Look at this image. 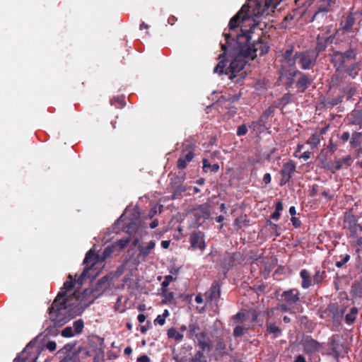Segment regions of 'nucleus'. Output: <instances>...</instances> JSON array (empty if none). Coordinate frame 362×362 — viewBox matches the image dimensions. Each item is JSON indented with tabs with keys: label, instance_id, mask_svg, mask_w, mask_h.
<instances>
[{
	"label": "nucleus",
	"instance_id": "f257e3e1",
	"mask_svg": "<svg viewBox=\"0 0 362 362\" xmlns=\"http://www.w3.org/2000/svg\"><path fill=\"white\" fill-rule=\"evenodd\" d=\"M281 0H247L240 11L230 21L229 33H223L227 40H234L245 57L254 59L257 55L262 56L268 52L269 46L267 38L261 37L252 44L249 42L252 30L259 24L262 16H267L274 12Z\"/></svg>",
	"mask_w": 362,
	"mask_h": 362
},
{
	"label": "nucleus",
	"instance_id": "f03ea898",
	"mask_svg": "<svg viewBox=\"0 0 362 362\" xmlns=\"http://www.w3.org/2000/svg\"><path fill=\"white\" fill-rule=\"evenodd\" d=\"M114 253L117 252L113 244L105 248L102 256L96 254L92 249L90 250L86 253L83 260L84 270L75 281V284L81 286L86 277H95L103 268L105 259ZM74 285V282L72 276L69 275L67 280L64 284L63 288H62L52 306L49 308L51 314L54 312L61 313L63 310H69V312L72 313L74 315H77L81 314L86 308L92 303L93 300L86 302L83 300V296L86 295L88 291L86 290L82 293V297L81 298L76 291L72 292Z\"/></svg>",
	"mask_w": 362,
	"mask_h": 362
},
{
	"label": "nucleus",
	"instance_id": "7ed1b4c3",
	"mask_svg": "<svg viewBox=\"0 0 362 362\" xmlns=\"http://www.w3.org/2000/svg\"><path fill=\"white\" fill-rule=\"evenodd\" d=\"M221 49L224 52L219 55L218 59H220V62L214 69V71L218 74H223L224 69L226 67V63L221 59L222 57H225L226 49V45L221 44ZM230 57L231 58L230 63L229 66L226 69L225 74L228 75L230 79L233 80L239 74L243 75V73L241 72L247 61L249 59L247 57H245L236 44L235 46L230 51Z\"/></svg>",
	"mask_w": 362,
	"mask_h": 362
},
{
	"label": "nucleus",
	"instance_id": "20e7f679",
	"mask_svg": "<svg viewBox=\"0 0 362 362\" xmlns=\"http://www.w3.org/2000/svg\"><path fill=\"white\" fill-rule=\"evenodd\" d=\"M284 302L279 305L282 312H287L296 308L300 301V291L297 288H291L284 291L281 295Z\"/></svg>",
	"mask_w": 362,
	"mask_h": 362
},
{
	"label": "nucleus",
	"instance_id": "39448f33",
	"mask_svg": "<svg viewBox=\"0 0 362 362\" xmlns=\"http://www.w3.org/2000/svg\"><path fill=\"white\" fill-rule=\"evenodd\" d=\"M317 56V53L315 51H306L296 53L295 59L303 69H308L315 63Z\"/></svg>",
	"mask_w": 362,
	"mask_h": 362
},
{
	"label": "nucleus",
	"instance_id": "423d86ee",
	"mask_svg": "<svg viewBox=\"0 0 362 362\" xmlns=\"http://www.w3.org/2000/svg\"><path fill=\"white\" fill-rule=\"evenodd\" d=\"M296 170L295 164L290 161L285 163L281 170V185H284L287 183L291 177L292 174Z\"/></svg>",
	"mask_w": 362,
	"mask_h": 362
},
{
	"label": "nucleus",
	"instance_id": "0eeeda50",
	"mask_svg": "<svg viewBox=\"0 0 362 362\" xmlns=\"http://www.w3.org/2000/svg\"><path fill=\"white\" fill-rule=\"evenodd\" d=\"M351 51H347L346 52H335L332 57V62L338 69L344 65L346 58L351 57Z\"/></svg>",
	"mask_w": 362,
	"mask_h": 362
},
{
	"label": "nucleus",
	"instance_id": "6e6552de",
	"mask_svg": "<svg viewBox=\"0 0 362 362\" xmlns=\"http://www.w3.org/2000/svg\"><path fill=\"white\" fill-rule=\"evenodd\" d=\"M156 242L151 240L147 243H142L138 246L139 255L146 258L151 251L155 248Z\"/></svg>",
	"mask_w": 362,
	"mask_h": 362
},
{
	"label": "nucleus",
	"instance_id": "1a4fd4ad",
	"mask_svg": "<svg viewBox=\"0 0 362 362\" xmlns=\"http://www.w3.org/2000/svg\"><path fill=\"white\" fill-rule=\"evenodd\" d=\"M191 245L193 248L203 250L206 247L203 234L201 233H193L191 235Z\"/></svg>",
	"mask_w": 362,
	"mask_h": 362
},
{
	"label": "nucleus",
	"instance_id": "9d476101",
	"mask_svg": "<svg viewBox=\"0 0 362 362\" xmlns=\"http://www.w3.org/2000/svg\"><path fill=\"white\" fill-rule=\"evenodd\" d=\"M320 348V344L313 339H306L303 343V349L307 354H313L318 351Z\"/></svg>",
	"mask_w": 362,
	"mask_h": 362
},
{
	"label": "nucleus",
	"instance_id": "9b49d317",
	"mask_svg": "<svg viewBox=\"0 0 362 362\" xmlns=\"http://www.w3.org/2000/svg\"><path fill=\"white\" fill-rule=\"evenodd\" d=\"M296 74L300 75V78L298 79L296 86L299 92L303 93L308 88V86L310 83V79L305 74L298 71H294L293 76H296Z\"/></svg>",
	"mask_w": 362,
	"mask_h": 362
},
{
	"label": "nucleus",
	"instance_id": "f8f14e48",
	"mask_svg": "<svg viewBox=\"0 0 362 362\" xmlns=\"http://www.w3.org/2000/svg\"><path fill=\"white\" fill-rule=\"evenodd\" d=\"M332 1L333 0H318L317 4V11L313 18H315L321 13L328 12Z\"/></svg>",
	"mask_w": 362,
	"mask_h": 362
},
{
	"label": "nucleus",
	"instance_id": "ddd939ff",
	"mask_svg": "<svg viewBox=\"0 0 362 362\" xmlns=\"http://www.w3.org/2000/svg\"><path fill=\"white\" fill-rule=\"evenodd\" d=\"M355 23V18L354 14L353 13H350L346 17L344 21L341 23V29L344 32H350L352 30V28Z\"/></svg>",
	"mask_w": 362,
	"mask_h": 362
},
{
	"label": "nucleus",
	"instance_id": "4468645a",
	"mask_svg": "<svg viewBox=\"0 0 362 362\" xmlns=\"http://www.w3.org/2000/svg\"><path fill=\"white\" fill-rule=\"evenodd\" d=\"M205 296L210 300H217L220 296V286L217 283L212 284L210 290L205 293Z\"/></svg>",
	"mask_w": 362,
	"mask_h": 362
},
{
	"label": "nucleus",
	"instance_id": "2eb2a0df",
	"mask_svg": "<svg viewBox=\"0 0 362 362\" xmlns=\"http://www.w3.org/2000/svg\"><path fill=\"white\" fill-rule=\"evenodd\" d=\"M194 154L192 151L187 152L185 156H182L177 160V168L179 169H184L186 168L188 163H189L194 158Z\"/></svg>",
	"mask_w": 362,
	"mask_h": 362
},
{
	"label": "nucleus",
	"instance_id": "dca6fc26",
	"mask_svg": "<svg viewBox=\"0 0 362 362\" xmlns=\"http://www.w3.org/2000/svg\"><path fill=\"white\" fill-rule=\"evenodd\" d=\"M302 279L301 286L303 288H308L312 285V278L307 269H302L300 272Z\"/></svg>",
	"mask_w": 362,
	"mask_h": 362
},
{
	"label": "nucleus",
	"instance_id": "f3484780",
	"mask_svg": "<svg viewBox=\"0 0 362 362\" xmlns=\"http://www.w3.org/2000/svg\"><path fill=\"white\" fill-rule=\"evenodd\" d=\"M169 339H174L175 341H180L183 339V334L177 332L175 328H170L167 332Z\"/></svg>",
	"mask_w": 362,
	"mask_h": 362
},
{
	"label": "nucleus",
	"instance_id": "a211bd4d",
	"mask_svg": "<svg viewBox=\"0 0 362 362\" xmlns=\"http://www.w3.org/2000/svg\"><path fill=\"white\" fill-rule=\"evenodd\" d=\"M357 314L358 309L356 308H352L349 313L345 316L346 322L349 325L352 324L355 321Z\"/></svg>",
	"mask_w": 362,
	"mask_h": 362
},
{
	"label": "nucleus",
	"instance_id": "6ab92c4d",
	"mask_svg": "<svg viewBox=\"0 0 362 362\" xmlns=\"http://www.w3.org/2000/svg\"><path fill=\"white\" fill-rule=\"evenodd\" d=\"M130 241L129 238L120 239L113 243L114 246L117 250V252H119L122 250L127 247Z\"/></svg>",
	"mask_w": 362,
	"mask_h": 362
},
{
	"label": "nucleus",
	"instance_id": "aec40b11",
	"mask_svg": "<svg viewBox=\"0 0 362 362\" xmlns=\"http://www.w3.org/2000/svg\"><path fill=\"white\" fill-rule=\"evenodd\" d=\"M362 136V134L361 132H354L352 134L351 139V145L352 146H359L361 145V138Z\"/></svg>",
	"mask_w": 362,
	"mask_h": 362
},
{
	"label": "nucleus",
	"instance_id": "412c9836",
	"mask_svg": "<svg viewBox=\"0 0 362 362\" xmlns=\"http://www.w3.org/2000/svg\"><path fill=\"white\" fill-rule=\"evenodd\" d=\"M292 49H288L285 52L283 56L284 63V66H286L287 64L291 66L293 64V62L292 61Z\"/></svg>",
	"mask_w": 362,
	"mask_h": 362
},
{
	"label": "nucleus",
	"instance_id": "4be33fe9",
	"mask_svg": "<svg viewBox=\"0 0 362 362\" xmlns=\"http://www.w3.org/2000/svg\"><path fill=\"white\" fill-rule=\"evenodd\" d=\"M339 260L336 261L335 265L338 268L342 267L350 259V255L348 254L341 255L339 257Z\"/></svg>",
	"mask_w": 362,
	"mask_h": 362
},
{
	"label": "nucleus",
	"instance_id": "5701e85b",
	"mask_svg": "<svg viewBox=\"0 0 362 362\" xmlns=\"http://www.w3.org/2000/svg\"><path fill=\"white\" fill-rule=\"evenodd\" d=\"M162 295L164 297L163 303H170L174 300L173 293L168 291L167 289H163Z\"/></svg>",
	"mask_w": 362,
	"mask_h": 362
},
{
	"label": "nucleus",
	"instance_id": "b1692460",
	"mask_svg": "<svg viewBox=\"0 0 362 362\" xmlns=\"http://www.w3.org/2000/svg\"><path fill=\"white\" fill-rule=\"evenodd\" d=\"M320 141V136L317 134H312L307 141V144H310L313 148L317 147Z\"/></svg>",
	"mask_w": 362,
	"mask_h": 362
},
{
	"label": "nucleus",
	"instance_id": "393cba45",
	"mask_svg": "<svg viewBox=\"0 0 362 362\" xmlns=\"http://www.w3.org/2000/svg\"><path fill=\"white\" fill-rule=\"evenodd\" d=\"M72 328L75 334H80L83 328V322L81 320L75 321Z\"/></svg>",
	"mask_w": 362,
	"mask_h": 362
},
{
	"label": "nucleus",
	"instance_id": "a878e982",
	"mask_svg": "<svg viewBox=\"0 0 362 362\" xmlns=\"http://www.w3.org/2000/svg\"><path fill=\"white\" fill-rule=\"evenodd\" d=\"M342 165V160L341 159H336L332 163L331 166L329 167V170H332V173H335L336 171L340 170Z\"/></svg>",
	"mask_w": 362,
	"mask_h": 362
},
{
	"label": "nucleus",
	"instance_id": "bb28decb",
	"mask_svg": "<svg viewBox=\"0 0 362 362\" xmlns=\"http://www.w3.org/2000/svg\"><path fill=\"white\" fill-rule=\"evenodd\" d=\"M267 225L269 226V231L275 236H279L280 233L279 232L278 225L272 223L271 221H267Z\"/></svg>",
	"mask_w": 362,
	"mask_h": 362
},
{
	"label": "nucleus",
	"instance_id": "cd10ccee",
	"mask_svg": "<svg viewBox=\"0 0 362 362\" xmlns=\"http://www.w3.org/2000/svg\"><path fill=\"white\" fill-rule=\"evenodd\" d=\"M191 362H206V360L202 351H198L192 358Z\"/></svg>",
	"mask_w": 362,
	"mask_h": 362
},
{
	"label": "nucleus",
	"instance_id": "c85d7f7f",
	"mask_svg": "<svg viewBox=\"0 0 362 362\" xmlns=\"http://www.w3.org/2000/svg\"><path fill=\"white\" fill-rule=\"evenodd\" d=\"M75 334L71 327H66L62 331V335L64 337H71Z\"/></svg>",
	"mask_w": 362,
	"mask_h": 362
},
{
	"label": "nucleus",
	"instance_id": "c756f323",
	"mask_svg": "<svg viewBox=\"0 0 362 362\" xmlns=\"http://www.w3.org/2000/svg\"><path fill=\"white\" fill-rule=\"evenodd\" d=\"M324 279V272L317 271L313 276V281L315 284H320Z\"/></svg>",
	"mask_w": 362,
	"mask_h": 362
},
{
	"label": "nucleus",
	"instance_id": "7c9ffc66",
	"mask_svg": "<svg viewBox=\"0 0 362 362\" xmlns=\"http://www.w3.org/2000/svg\"><path fill=\"white\" fill-rule=\"evenodd\" d=\"M175 279L171 275L165 276L164 278V281L162 282L161 285L164 289L169 286V284L173 281Z\"/></svg>",
	"mask_w": 362,
	"mask_h": 362
},
{
	"label": "nucleus",
	"instance_id": "2f4dec72",
	"mask_svg": "<svg viewBox=\"0 0 362 362\" xmlns=\"http://www.w3.org/2000/svg\"><path fill=\"white\" fill-rule=\"evenodd\" d=\"M267 330L269 333L277 334L280 332V329L274 324H269L267 326Z\"/></svg>",
	"mask_w": 362,
	"mask_h": 362
},
{
	"label": "nucleus",
	"instance_id": "473e14b6",
	"mask_svg": "<svg viewBox=\"0 0 362 362\" xmlns=\"http://www.w3.org/2000/svg\"><path fill=\"white\" fill-rule=\"evenodd\" d=\"M245 332V329L242 326H237L234 329L233 334L235 337H240Z\"/></svg>",
	"mask_w": 362,
	"mask_h": 362
},
{
	"label": "nucleus",
	"instance_id": "72a5a7b5",
	"mask_svg": "<svg viewBox=\"0 0 362 362\" xmlns=\"http://www.w3.org/2000/svg\"><path fill=\"white\" fill-rule=\"evenodd\" d=\"M165 319L164 317H163L162 315H159L157 316V317L156 318V320H154V324L156 325H159L160 326H163L165 322Z\"/></svg>",
	"mask_w": 362,
	"mask_h": 362
},
{
	"label": "nucleus",
	"instance_id": "f704fd0d",
	"mask_svg": "<svg viewBox=\"0 0 362 362\" xmlns=\"http://www.w3.org/2000/svg\"><path fill=\"white\" fill-rule=\"evenodd\" d=\"M356 227H357V225L355 221L354 222V223L352 225H350L349 227V229L351 231V233L353 234V235L356 233ZM358 227L359 228L360 230L362 231V223L358 224Z\"/></svg>",
	"mask_w": 362,
	"mask_h": 362
},
{
	"label": "nucleus",
	"instance_id": "c9c22d12",
	"mask_svg": "<svg viewBox=\"0 0 362 362\" xmlns=\"http://www.w3.org/2000/svg\"><path fill=\"white\" fill-rule=\"evenodd\" d=\"M247 132V129L245 125L239 126L237 129V134L238 136L245 135Z\"/></svg>",
	"mask_w": 362,
	"mask_h": 362
},
{
	"label": "nucleus",
	"instance_id": "e433bc0d",
	"mask_svg": "<svg viewBox=\"0 0 362 362\" xmlns=\"http://www.w3.org/2000/svg\"><path fill=\"white\" fill-rule=\"evenodd\" d=\"M45 347L49 351H54L57 348V344L54 341H50L46 344Z\"/></svg>",
	"mask_w": 362,
	"mask_h": 362
},
{
	"label": "nucleus",
	"instance_id": "4c0bfd02",
	"mask_svg": "<svg viewBox=\"0 0 362 362\" xmlns=\"http://www.w3.org/2000/svg\"><path fill=\"white\" fill-rule=\"evenodd\" d=\"M202 163H203V170L205 173H207L209 169L211 167V164H210L209 160L206 159V158H204L203 160H202Z\"/></svg>",
	"mask_w": 362,
	"mask_h": 362
},
{
	"label": "nucleus",
	"instance_id": "58836bf2",
	"mask_svg": "<svg viewBox=\"0 0 362 362\" xmlns=\"http://www.w3.org/2000/svg\"><path fill=\"white\" fill-rule=\"evenodd\" d=\"M341 160H342L343 165H346V166H350L351 164L352 159L350 156H347Z\"/></svg>",
	"mask_w": 362,
	"mask_h": 362
},
{
	"label": "nucleus",
	"instance_id": "ea45409f",
	"mask_svg": "<svg viewBox=\"0 0 362 362\" xmlns=\"http://www.w3.org/2000/svg\"><path fill=\"white\" fill-rule=\"evenodd\" d=\"M291 221L296 228H298L300 226V221L298 218L292 216Z\"/></svg>",
	"mask_w": 362,
	"mask_h": 362
},
{
	"label": "nucleus",
	"instance_id": "a19ab883",
	"mask_svg": "<svg viewBox=\"0 0 362 362\" xmlns=\"http://www.w3.org/2000/svg\"><path fill=\"white\" fill-rule=\"evenodd\" d=\"M137 362H151V360L148 356L143 355L137 358Z\"/></svg>",
	"mask_w": 362,
	"mask_h": 362
},
{
	"label": "nucleus",
	"instance_id": "79ce46f5",
	"mask_svg": "<svg viewBox=\"0 0 362 362\" xmlns=\"http://www.w3.org/2000/svg\"><path fill=\"white\" fill-rule=\"evenodd\" d=\"M271 180H272L271 175L269 173L264 174V175L263 177V182L266 185H268L271 182Z\"/></svg>",
	"mask_w": 362,
	"mask_h": 362
},
{
	"label": "nucleus",
	"instance_id": "37998d69",
	"mask_svg": "<svg viewBox=\"0 0 362 362\" xmlns=\"http://www.w3.org/2000/svg\"><path fill=\"white\" fill-rule=\"evenodd\" d=\"M350 139V134L348 132H344L341 136V139L344 141V142H346L349 139Z\"/></svg>",
	"mask_w": 362,
	"mask_h": 362
},
{
	"label": "nucleus",
	"instance_id": "c03bdc74",
	"mask_svg": "<svg viewBox=\"0 0 362 362\" xmlns=\"http://www.w3.org/2000/svg\"><path fill=\"white\" fill-rule=\"evenodd\" d=\"M245 317V313L243 312H240L235 315V319L238 321H243Z\"/></svg>",
	"mask_w": 362,
	"mask_h": 362
},
{
	"label": "nucleus",
	"instance_id": "a18cd8bd",
	"mask_svg": "<svg viewBox=\"0 0 362 362\" xmlns=\"http://www.w3.org/2000/svg\"><path fill=\"white\" fill-rule=\"evenodd\" d=\"M294 362H306L305 358L302 355H298Z\"/></svg>",
	"mask_w": 362,
	"mask_h": 362
},
{
	"label": "nucleus",
	"instance_id": "49530a36",
	"mask_svg": "<svg viewBox=\"0 0 362 362\" xmlns=\"http://www.w3.org/2000/svg\"><path fill=\"white\" fill-rule=\"evenodd\" d=\"M282 210H283L282 203L281 202H276L275 211L281 212Z\"/></svg>",
	"mask_w": 362,
	"mask_h": 362
},
{
	"label": "nucleus",
	"instance_id": "de8ad7c7",
	"mask_svg": "<svg viewBox=\"0 0 362 362\" xmlns=\"http://www.w3.org/2000/svg\"><path fill=\"white\" fill-rule=\"evenodd\" d=\"M310 155L311 153L310 151H305L301 155L300 158H303L305 160H306L310 158Z\"/></svg>",
	"mask_w": 362,
	"mask_h": 362
},
{
	"label": "nucleus",
	"instance_id": "09e8293b",
	"mask_svg": "<svg viewBox=\"0 0 362 362\" xmlns=\"http://www.w3.org/2000/svg\"><path fill=\"white\" fill-rule=\"evenodd\" d=\"M209 169H210L211 171L216 173L219 170V165L218 164L211 165V167H210Z\"/></svg>",
	"mask_w": 362,
	"mask_h": 362
},
{
	"label": "nucleus",
	"instance_id": "8fccbe9b",
	"mask_svg": "<svg viewBox=\"0 0 362 362\" xmlns=\"http://www.w3.org/2000/svg\"><path fill=\"white\" fill-rule=\"evenodd\" d=\"M200 346L202 349H205L206 348L210 347V343H209V341H202V342L200 341Z\"/></svg>",
	"mask_w": 362,
	"mask_h": 362
},
{
	"label": "nucleus",
	"instance_id": "3c124183",
	"mask_svg": "<svg viewBox=\"0 0 362 362\" xmlns=\"http://www.w3.org/2000/svg\"><path fill=\"white\" fill-rule=\"evenodd\" d=\"M138 318V321L140 322V323H143L146 319V316L144 314H139L137 317Z\"/></svg>",
	"mask_w": 362,
	"mask_h": 362
},
{
	"label": "nucleus",
	"instance_id": "603ef678",
	"mask_svg": "<svg viewBox=\"0 0 362 362\" xmlns=\"http://www.w3.org/2000/svg\"><path fill=\"white\" fill-rule=\"evenodd\" d=\"M170 241H169V240H163V241L161 242V246H162V247H163V248H164V249H167V248H168V247H169V246H170Z\"/></svg>",
	"mask_w": 362,
	"mask_h": 362
},
{
	"label": "nucleus",
	"instance_id": "864d4df0",
	"mask_svg": "<svg viewBox=\"0 0 362 362\" xmlns=\"http://www.w3.org/2000/svg\"><path fill=\"white\" fill-rule=\"evenodd\" d=\"M195 302L198 304H200L203 302V298H202V296L201 294H198L196 297H195Z\"/></svg>",
	"mask_w": 362,
	"mask_h": 362
},
{
	"label": "nucleus",
	"instance_id": "5fc2aeb1",
	"mask_svg": "<svg viewBox=\"0 0 362 362\" xmlns=\"http://www.w3.org/2000/svg\"><path fill=\"white\" fill-rule=\"evenodd\" d=\"M319 40H320L318 39V43H317V45L316 47V49H317L318 52L322 51L325 49V46L321 45V43L319 42Z\"/></svg>",
	"mask_w": 362,
	"mask_h": 362
},
{
	"label": "nucleus",
	"instance_id": "6e6d98bb",
	"mask_svg": "<svg viewBox=\"0 0 362 362\" xmlns=\"http://www.w3.org/2000/svg\"><path fill=\"white\" fill-rule=\"evenodd\" d=\"M280 217V212H278V211H274L272 215V218L274 220H278Z\"/></svg>",
	"mask_w": 362,
	"mask_h": 362
},
{
	"label": "nucleus",
	"instance_id": "4d7b16f0",
	"mask_svg": "<svg viewBox=\"0 0 362 362\" xmlns=\"http://www.w3.org/2000/svg\"><path fill=\"white\" fill-rule=\"evenodd\" d=\"M354 69H355V65H354L351 69H349L347 71V72L349 74V75H351L353 78H354L355 76L356 75V72L354 74H353V71H354Z\"/></svg>",
	"mask_w": 362,
	"mask_h": 362
},
{
	"label": "nucleus",
	"instance_id": "13d9d810",
	"mask_svg": "<svg viewBox=\"0 0 362 362\" xmlns=\"http://www.w3.org/2000/svg\"><path fill=\"white\" fill-rule=\"evenodd\" d=\"M157 212V210H156V207H154L153 209H152L150 212H149V214H148V216L149 218H152Z\"/></svg>",
	"mask_w": 362,
	"mask_h": 362
},
{
	"label": "nucleus",
	"instance_id": "bf43d9fd",
	"mask_svg": "<svg viewBox=\"0 0 362 362\" xmlns=\"http://www.w3.org/2000/svg\"><path fill=\"white\" fill-rule=\"evenodd\" d=\"M289 213L292 216H294L296 214V208L295 206H291L289 209Z\"/></svg>",
	"mask_w": 362,
	"mask_h": 362
},
{
	"label": "nucleus",
	"instance_id": "052dcab7",
	"mask_svg": "<svg viewBox=\"0 0 362 362\" xmlns=\"http://www.w3.org/2000/svg\"><path fill=\"white\" fill-rule=\"evenodd\" d=\"M158 221H157V220H154V221H153L150 223V227H151V228H156V227L158 226Z\"/></svg>",
	"mask_w": 362,
	"mask_h": 362
},
{
	"label": "nucleus",
	"instance_id": "680f3d73",
	"mask_svg": "<svg viewBox=\"0 0 362 362\" xmlns=\"http://www.w3.org/2000/svg\"><path fill=\"white\" fill-rule=\"evenodd\" d=\"M317 185H313V189H312L311 194H310L312 196L316 195V194H317Z\"/></svg>",
	"mask_w": 362,
	"mask_h": 362
},
{
	"label": "nucleus",
	"instance_id": "e2e57ef3",
	"mask_svg": "<svg viewBox=\"0 0 362 362\" xmlns=\"http://www.w3.org/2000/svg\"><path fill=\"white\" fill-rule=\"evenodd\" d=\"M175 21H176V18H175V16H170L168 18V22L170 24L173 25Z\"/></svg>",
	"mask_w": 362,
	"mask_h": 362
},
{
	"label": "nucleus",
	"instance_id": "0e129e2a",
	"mask_svg": "<svg viewBox=\"0 0 362 362\" xmlns=\"http://www.w3.org/2000/svg\"><path fill=\"white\" fill-rule=\"evenodd\" d=\"M356 246H362V237L357 239L355 243Z\"/></svg>",
	"mask_w": 362,
	"mask_h": 362
},
{
	"label": "nucleus",
	"instance_id": "69168bd1",
	"mask_svg": "<svg viewBox=\"0 0 362 362\" xmlns=\"http://www.w3.org/2000/svg\"><path fill=\"white\" fill-rule=\"evenodd\" d=\"M148 25L145 23L144 22H142L141 24H140V29L141 30H143V29H148Z\"/></svg>",
	"mask_w": 362,
	"mask_h": 362
},
{
	"label": "nucleus",
	"instance_id": "338daca9",
	"mask_svg": "<svg viewBox=\"0 0 362 362\" xmlns=\"http://www.w3.org/2000/svg\"><path fill=\"white\" fill-rule=\"evenodd\" d=\"M132 352V350L130 347H127L125 348L124 349V354H127V355H129L131 354Z\"/></svg>",
	"mask_w": 362,
	"mask_h": 362
},
{
	"label": "nucleus",
	"instance_id": "774afa93",
	"mask_svg": "<svg viewBox=\"0 0 362 362\" xmlns=\"http://www.w3.org/2000/svg\"><path fill=\"white\" fill-rule=\"evenodd\" d=\"M162 315H163V317H164L165 318H167V317H169V315H170L169 311H168L167 309L164 310V311H163V313Z\"/></svg>",
	"mask_w": 362,
	"mask_h": 362
}]
</instances>
